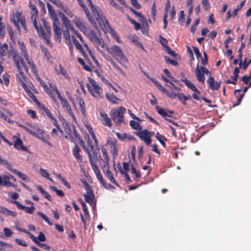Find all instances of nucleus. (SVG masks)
Wrapping results in <instances>:
<instances>
[{"mask_svg":"<svg viewBox=\"0 0 251 251\" xmlns=\"http://www.w3.org/2000/svg\"><path fill=\"white\" fill-rule=\"evenodd\" d=\"M29 127L25 126L20 125V126L24 130L26 131L32 135L35 136L38 139L41 140L45 143H47L50 146H52L51 143L49 141L50 139L49 135L45 132V131L41 129L38 126L36 125H32L31 124H28Z\"/></svg>","mask_w":251,"mask_h":251,"instance_id":"obj_1","label":"nucleus"},{"mask_svg":"<svg viewBox=\"0 0 251 251\" xmlns=\"http://www.w3.org/2000/svg\"><path fill=\"white\" fill-rule=\"evenodd\" d=\"M108 52L115 57L118 62L124 68H127L126 63L128 59L125 55L121 48L117 45H114L108 49Z\"/></svg>","mask_w":251,"mask_h":251,"instance_id":"obj_2","label":"nucleus"},{"mask_svg":"<svg viewBox=\"0 0 251 251\" xmlns=\"http://www.w3.org/2000/svg\"><path fill=\"white\" fill-rule=\"evenodd\" d=\"M88 5L90 7L93 15L98 24L102 30H107L110 28V26L105 18L102 15H100L97 9L94 7L91 0H86Z\"/></svg>","mask_w":251,"mask_h":251,"instance_id":"obj_3","label":"nucleus"},{"mask_svg":"<svg viewBox=\"0 0 251 251\" xmlns=\"http://www.w3.org/2000/svg\"><path fill=\"white\" fill-rule=\"evenodd\" d=\"M126 108L122 106L111 110L110 116L115 124L117 125L125 124L124 114Z\"/></svg>","mask_w":251,"mask_h":251,"instance_id":"obj_4","label":"nucleus"},{"mask_svg":"<svg viewBox=\"0 0 251 251\" xmlns=\"http://www.w3.org/2000/svg\"><path fill=\"white\" fill-rule=\"evenodd\" d=\"M90 84H87L89 92L95 98L101 97L102 94L101 88L98 85L97 82L93 79L89 78Z\"/></svg>","mask_w":251,"mask_h":251,"instance_id":"obj_5","label":"nucleus"},{"mask_svg":"<svg viewBox=\"0 0 251 251\" xmlns=\"http://www.w3.org/2000/svg\"><path fill=\"white\" fill-rule=\"evenodd\" d=\"M11 20L14 23L15 26L17 27L20 32H21V30L19 24V23H21L24 30L25 31H26L25 18L20 12L16 11L15 13L14 14L13 17L11 18Z\"/></svg>","mask_w":251,"mask_h":251,"instance_id":"obj_6","label":"nucleus"},{"mask_svg":"<svg viewBox=\"0 0 251 251\" xmlns=\"http://www.w3.org/2000/svg\"><path fill=\"white\" fill-rule=\"evenodd\" d=\"M135 134L147 145H149L151 143V137L154 135V131H150L147 129H144L136 132Z\"/></svg>","mask_w":251,"mask_h":251,"instance_id":"obj_7","label":"nucleus"},{"mask_svg":"<svg viewBox=\"0 0 251 251\" xmlns=\"http://www.w3.org/2000/svg\"><path fill=\"white\" fill-rule=\"evenodd\" d=\"M18 43L20 46V50L22 52L24 56L25 57L28 65L30 66L32 71L34 73H37L36 67L34 65L32 60L29 58L24 42L21 41H18Z\"/></svg>","mask_w":251,"mask_h":251,"instance_id":"obj_8","label":"nucleus"},{"mask_svg":"<svg viewBox=\"0 0 251 251\" xmlns=\"http://www.w3.org/2000/svg\"><path fill=\"white\" fill-rule=\"evenodd\" d=\"M84 184L86 187V190H87L86 193L84 194V197L86 202L88 203L91 206H93V209L95 208L96 206V203L94 202V196L91 189L88 183L84 181Z\"/></svg>","mask_w":251,"mask_h":251,"instance_id":"obj_9","label":"nucleus"},{"mask_svg":"<svg viewBox=\"0 0 251 251\" xmlns=\"http://www.w3.org/2000/svg\"><path fill=\"white\" fill-rule=\"evenodd\" d=\"M13 60L19 72V74L21 78L24 79L25 75L24 73L22 71L23 68H24L25 70L27 72L28 71V67L25 65V63L24 62L23 59L20 57V56H18L17 58L14 59Z\"/></svg>","mask_w":251,"mask_h":251,"instance_id":"obj_10","label":"nucleus"},{"mask_svg":"<svg viewBox=\"0 0 251 251\" xmlns=\"http://www.w3.org/2000/svg\"><path fill=\"white\" fill-rule=\"evenodd\" d=\"M53 27V31H54V39L56 40H58V41H61V30L59 27L60 22L58 21H55L52 22Z\"/></svg>","mask_w":251,"mask_h":251,"instance_id":"obj_11","label":"nucleus"},{"mask_svg":"<svg viewBox=\"0 0 251 251\" xmlns=\"http://www.w3.org/2000/svg\"><path fill=\"white\" fill-rule=\"evenodd\" d=\"M74 22L76 26L82 31L83 33L84 31H86L88 28L86 26V24L82 20L75 17L74 18Z\"/></svg>","mask_w":251,"mask_h":251,"instance_id":"obj_12","label":"nucleus"},{"mask_svg":"<svg viewBox=\"0 0 251 251\" xmlns=\"http://www.w3.org/2000/svg\"><path fill=\"white\" fill-rule=\"evenodd\" d=\"M31 19L33 21L34 26L35 28L37 30L39 35L40 36H42L44 39H47L48 38H49V35H47L46 33H45L42 27L38 26L37 21L35 19V17L33 16L31 17Z\"/></svg>","mask_w":251,"mask_h":251,"instance_id":"obj_13","label":"nucleus"},{"mask_svg":"<svg viewBox=\"0 0 251 251\" xmlns=\"http://www.w3.org/2000/svg\"><path fill=\"white\" fill-rule=\"evenodd\" d=\"M12 202L15 203L19 209L25 210V211L27 213L32 214L35 210V208L34 205H31L30 207H27L23 205L19 201H12Z\"/></svg>","mask_w":251,"mask_h":251,"instance_id":"obj_14","label":"nucleus"},{"mask_svg":"<svg viewBox=\"0 0 251 251\" xmlns=\"http://www.w3.org/2000/svg\"><path fill=\"white\" fill-rule=\"evenodd\" d=\"M3 185L5 187H11L13 185L10 182V176L8 175L0 176V186Z\"/></svg>","mask_w":251,"mask_h":251,"instance_id":"obj_15","label":"nucleus"},{"mask_svg":"<svg viewBox=\"0 0 251 251\" xmlns=\"http://www.w3.org/2000/svg\"><path fill=\"white\" fill-rule=\"evenodd\" d=\"M207 83L209 85V88L212 90H218L221 86V82L215 81L214 78L212 76H209Z\"/></svg>","mask_w":251,"mask_h":251,"instance_id":"obj_16","label":"nucleus"},{"mask_svg":"<svg viewBox=\"0 0 251 251\" xmlns=\"http://www.w3.org/2000/svg\"><path fill=\"white\" fill-rule=\"evenodd\" d=\"M116 135L119 139L122 141H129L135 140V138L133 136L126 133L116 132Z\"/></svg>","mask_w":251,"mask_h":251,"instance_id":"obj_17","label":"nucleus"},{"mask_svg":"<svg viewBox=\"0 0 251 251\" xmlns=\"http://www.w3.org/2000/svg\"><path fill=\"white\" fill-rule=\"evenodd\" d=\"M84 34L88 37L89 40L93 43L100 36H98L93 30L88 28Z\"/></svg>","mask_w":251,"mask_h":251,"instance_id":"obj_18","label":"nucleus"},{"mask_svg":"<svg viewBox=\"0 0 251 251\" xmlns=\"http://www.w3.org/2000/svg\"><path fill=\"white\" fill-rule=\"evenodd\" d=\"M196 76L199 82H201L202 83H204V75L202 70L201 69V66L200 67L199 65H197L196 69Z\"/></svg>","mask_w":251,"mask_h":251,"instance_id":"obj_19","label":"nucleus"},{"mask_svg":"<svg viewBox=\"0 0 251 251\" xmlns=\"http://www.w3.org/2000/svg\"><path fill=\"white\" fill-rule=\"evenodd\" d=\"M77 1H78L79 3L81 5L82 8L84 10V11H85V14L87 15L90 23L92 25H93L95 26H96V24L94 19H93L92 17L90 15V13H89L88 9L86 8V5L85 4H84L83 2H82V0H77Z\"/></svg>","mask_w":251,"mask_h":251,"instance_id":"obj_20","label":"nucleus"},{"mask_svg":"<svg viewBox=\"0 0 251 251\" xmlns=\"http://www.w3.org/2000/svg\"><path fill=\"white\" fill-rule=\"evenodd\" d=\"M85 127H86L87 130L88 131L89 134L91 135L93 139L94 140L96 149L99 150L100 149V147H99L98 141V140L96 138V136L95 135V134L93 131V128L89 125H86Z\"/></svg>","mask_w":251,"mask_h":251,"instance_id":"obj_21","label":"nucleus"},{"mask_svg":"<svg viewBox=\"0 0 251 251\" xmlns=\"http://www.w3.org/2000/svg\"><path fill=\"white\" fill-rule=\"evenodd\" d=\"M157 112L164 117H171L173 112L169 110H166L163 108H160L159 106H155Z\"/></svg>","mask_w":251,"mask_h":251,"instance_id":"obj_22","label":"nucleus"},{"mask_svg":"<svg viewBox=\"0 0 251 251\" xmlns=\"http://www.w3.org/2000/svg\"><path fill=\"white\" fill-rule=\"evenodd\" d=\"M47 7L49 11V15L50 17V18L51 19L52 22L55 21H58V19L57 18V15L56 14L55 11H54L53 7L51 4L48 2L47 4Z\"/></svg>","mask_w":251,"mask_h":251,"instance_id":"obj_23","label":"nucleus"},{"mask_svg":"<svg viewBox=\"0 0 251 251\" xmlns=\"http://www.w3.org/2000/svg\"><path fill=\"white\" fill-rule=\"evenodd\" d=\"M60 101L62 106L64 108H65L66 111L68 113V114L74 118L75 116L73 114L70 105H69L66 99L64 98V99Z\"/></svg>","mask_w":251,"mask_h":251,"instance_id":"obj_24","label":"nucleus"},{"mask_svg":"<svg viewBox=\"0 0 251 251\" xmlns=\"http://www.w3.org/2000/svg\"><path fill=\"white\" fill-rule=\"evenodd\" d=\"M0 213L6 216H10L13 217L16 216V214L15 212L10 210L2 206H0Z\"/></svg>","mask_w":251,"mask_h":251,"instance_id":"obj_25","label":"nucleus"},{"mask_svg":"<svg viewBox=\"0 0 251 251\" xmlns=\"http://www.w3.org/2000/svg\"><path fill=\"white\" fill-rule=\"evenodd\" d=\"M104 168L106 169V173L105 175L107 178L109 180V181L113 184H115L117 186H119V184L115 181L113 175L111 172L110 171L109 169V167L107 165H104Z\"/></svg>","mask_w":251,"mask_h":251,"instance_id":"obj_26","label":"nucleus"},{"mask_svg":"<svg viewBox=\"0 0 251 251\" xmlns=\"http://www.w3.org/2000/svg\"><path fill=\"white\" fill-rule=\"evenodd\" d=\"M106 97L109 101L113 104H119L121 101L120 99L116 97L113 93H106Z\"/></svg>","mask_w":251,"mask_h":251,"instance_id":"obj_27","label":"nucleus"},{"mask_svg":"<svg viewBox=\"0 0 251 251\" xmlns=\"http://www.w3.org/2000/svg\"><path fill=\"white\" fill-rule=\"evenodd\" d=\"M93 44L96 46H100L102 49L108 50V45L106 43L104 42L103 40L100 37H99L94 43Z\"/></svg>","mask_w":251,"mask_h":251,"instance_id":"obj_28","label":"nucleus"},{"mask_svg":"<svg viewBox=\"0 0 251 251\" xmlns=\"http://www.w3.org/2000/svg\"><path fill=\"white\" fill-rule=\"evenodd\" d=\"M81 150L80 148L78 146V145L75 144V148L73 150V154L74 155V156L75 157L76 159H77L78 160L80 161V162L82 161V157L79 154V152Z\"/></svg>","mask_w":251,"mask_h":251,"instance_id":"obj_29","label":"nucleus"},{"mask_svg":"<svg viewBox=\"0 0 251 251\" xmlns=\"http://www.w3.org/2000/svg\"><path fill=\"white\" fill-rule=\"evenodd\" d=\"M106 143L110 145V149L112 153L113 154H117V146L116 141H112L110 139L107 140Z\"/></svg>","mask_w":251,"mask_h":251,"instance_id":"obj_30","label":"nucleus"},{"mask_svg":"<svg viewBox=\"0 0 251 251\" xmlns=\"http://www.w3.org/2000/svg\"><path fill=\"white\" fill-rule=\"evenodd\" d=\"M100 116L102 119V123L104 125L108 126L109 127L111 126L112 122L110 118L108 116V115L104 113H100Z\"/></svg>","mask_w":251,"mask_h":251,"instance_id":"obj_31","label":"nucleus"},{"mask_svg":"<svg viewBox=\"0 0 251 251\" xmlns=\"http://www.w3.org/2000/svg\"><path fill=\"white\" fill-rule=\"evenodd\" d=\"M15 147L18 150H21L22 151H26V147L23 146V142L20 139H17L14 143Z\"/></svg>","mask_w":251,"mask_h":251,"instance_id":"obj_32","label":"nucleus"},{"mask_svg":"<svg viewBox=\"0 0 251 251\" xmlns=\"http://www.w3.org/2000/svg\"><path fill=\"white\" fill-rule=\"evenodd\" d=\"M59 70H58L56 67L54 68L55 71H56L57 74H61L65 78H68L69 76L66 72V71L63 68L62 66L59 65Z\"/></svg>","mask_w":251,"mask_h":251,"instance_id":"obj_33","label":"nucleus"},{"mask_svg":"<svg viewBox=\"0 0 251 251\" xmlns=\"http://www.w3.org/2000/svg\"><path fill=\"white\" fill-rule=\"evenodd\" d=\"M8 49V46L6 43L1 44L0 43V55L1 56H5Z\"/></svg>","mask_w":251,"mask_h":251,"instance_id":"obj_34","label":"nucleus"},{"mask_svg":"<svg viewBox=\"0 0 251 251\" xmlns=\"http://www.w3.org/2000/svg\"><path fill=\"white\" fill-rule=\"evenodd\" d=\"M15 174L17 175L21 179L26 182H29L30 179L28 176L25 174L22 173L21 172L18 171H15Z\"/></svg>","mask_w":251,"mask_h":251,"instance_id":"obj_35","label":"nucleus"},{"mask_svg":"<svg viewBox=\"0 0 251 251\" xmlns=\"http://www.w3.org/2000/svg\"><path fill=\"white\" fill-rule=\"evenodd\" d=\"M151 80L154 83L155 85L159 89L160 91L165 94L167 92L166 89L164 87H163L158 81L153 78H151Z\"/></svg>","mask_w":251,"mask_h":251,"instance_id":"obj_36","label":"nucleus"},{"mask_svg":"<svg viewBox=\"0 0 251 251\" xmlns=\"http://www.w3.org/2000/svg\"><path fill=\"white\" fill-rule=\"evenodd\" d=\"M241 92V90L238 89L235 90L234 91V95L236 96V97L237 98L238 103L236 104V105H239L243 97L244 94H240V92Z\"/></svg>","mask_w":251,"mask_h":251,"instance_id":"obj_37","label":"nucleus"},{"mask_svg":"<svg viewBox=\"0 0 251 251\" xmlns=\"http://www.w3.org/2000/svg\"><path fill=\"white\" fill-rule=\"evenodd\" d=\"M37 189L40 191V192L49 201H51V196L42 187L40 186H38L37 187Z\"/></svg>","mask_w":251,"mask_h":251,"instance_id":"obj_38","label":"nucleus"},{"mask_svg":"<svg viewBox=\"0 0 251 251\" xmlns=\"http://www.w3.org/2000/svg\"><path fill=\"white\" fill-rule=\"evenodd\" d=\"M12 116V114L11 112L5 111V113L1 112L0 115V117L5 121H7L10 122L9 117H11Z\"/></svg>","mask_w":251,"mask_h":251,"instance_id":"obj_39","label":"nucleus"},{"mask_svg":"<svg viewBox=\"0 0 251 251\" xmlns=\"http://www.w3.org/2000/svg\"><path fill=\"white\" fill-rule=\"evenodd\" d=\"M130 126L135 129L141 130L142 127L137 121L132 120L130 122Z\"/></svg>","mask_w":251,"mask_h":251,"instance_id":"obj_40","label":"nucleus"},{"mask_svg":"<svg viewBox=\"0 0 251 251\" xmlns=\"http://www.w3.org/2000/svg\"><path fill=\"white\" fill-rule=\"evenodd\" d=\"M155 138L164 147L165 146V141L166 140V139L164 136L160 134L159 133L157 132L156 134Z\"/></svg>","mask_w":251,"mask_h":251,"instance_id":"obj_41","label":"nucleus"},{"mask_svg":"<svg viewBox=\"0 0 251 251\" xmlns=\"http://www.w3.org/2000/svg\"><path fill=\"white\" fill-rule=\"evenodd\" d=\"M72 38L73 42L75 45V48L80 51H82L83 50V48L81 44L78 42V41L76 39V38L74 36H72Z\"/></svg>","mask_w":251,"mask_h":251,"instance_id":"obj_42","label":"nucleus"},{"mask_svg":"<svg viewBox=\"0 0 251 251\" xmlns=\"http://www.w3.org/2000/svg\"><path fill=\"white\" fill-rule=\"evenodd\" d=\"M37 214L43 219H44L45 221V222L47 223L50 226L53 225L52 222L50 221V219L45 214L40 212H38Z\"/></svg>","mask_w":251,"mask_h":251,"instance_id":"obj_43","label":"nucleus"},{"mask_svg":"<svg viewBox=\"0 0 251 251\" xmlns=\"http://www.w3.org/2000/svg\"><path fill=\"white\" fill-rule=\"evenodd\" d=\"M78 62L83 67L84 69L87 71H91V68L85 64V63L83 59L81 58H77Z\"/></svg>","mask_w":251,"mask_h":251,"instance_id":"obj_44","label":"nucleus"},{"mask_svg":"<svg viewBox=\"0 0 251 251\" xmlns=\"http://www.w3.org/2000/svg\"><path fill=\"white\" fill-rule=\"evenodd\" d=\"M41 48L42 52L44 54V55L46 56V57L47 58V60H49L51 58V56L50 52H49L48 50H47V49H46L45 47H43V46H41Z\"/></svg>","mask_w":251,"mask_h":251,"instance_id":"obj_45","label":"nucleus"},{"mask_svg":"<svg viewBox=\"0 0 251 251\" xmlns=\"http://www.w3.org/2000/svg\"><path fill=\"white\" fill-rule=\"evenodd\" d=\"M65 130L67 132H69V135L72 137L75 136L76 138L79 137V134L77 133L76 129L74 127L73 132H71L70 128H66Z\"/></svg>","mask_w":251,"mask_h":251,"instance_id":"obj_46","label":"nucleus"},{"mask_svg":"<svg viewBox=\"0 0 251 251\" xmlns=\"http://www.w3.org/2000/svg\"><path fill=\"white\" fill-rule=\"evenodd\" d=\"M79 104L80 112L83 115H84L85 113V103L84 101L80 98L79 99Z\"/></svg>","mask_w":251,"mask_h":251,"instance_id":"obj_47","label":"nucleus"},{"mask_svg":"<svg viewBox=\"0 0 251 251\" xmlns=\"http://www.w3.org/2000/svg\"><path fill=\"white\" fill-rule=\"evenodd\" d=\"M63 11L66 13V14L70 18H73L74 15L70 9L68 7L65 6H63L61 8Z\"/></svg>","mask_w":251,"mask_h":251,"instance_id":"obj_48","label":"nucleus"},{"mask_svg":"<svg viewBox=\"0 0 251 251\" xmlns=\"http://www.w3.org/2000/svg\"><path fill=\"white\" fill-rule=\"evenodd\" d=\"M130 10L136 16L139 17L140 18V20L141 22H144L146 21L145 18L140 12H137L133 8H130Z\"/></svg>","mask_w":251,"mask_h":251,"instance_id":"obj_49","label":"nucleus"},{"mask_svg":"<svg viewBox=\"0 0 251 251\" xmlns=\"http://www.w3.org/2000/svg\"><path fill=\"white\" fill-rule=\"evenodd\" d=\"M2 165H4L5 166L6 168L10 171L12 173L15 174V171H17L15 169L12 168V165L11 163H9L6 160H5V163H3Z\"/></svg>","mask_w":251,"mask_h":251,"instance_id":"obj_50","label":"nucleus"},{"mask_svg":"<svg viewBox=\"0 0 251 251\" xmlns=\"http://www.w3.org/2000/svg\"><path fill=\"white\" fill-rule=\"evenodd\" d=\"M80 203H81V206H82V210L83 211V212L84 213V214L86 216H89V212H88V210L86 207V204L85 203V202L84 201H82V200H80Z\"/></svg>","mask_w":251,"mask_h":251,"instance_id":"obj_51","label":"nucleus"},{"mask_svg":"<svg viewBox=\"0 0 251 251\" xmlns=\"http://www.w3.org/2000/svg\"><path fill=\"white\" fill-rule=\"evenodd\" d=\"M2 17H0V38H3L4 36V26L1 23Z\"/></svg>","mask_w":251,"mask_h":251,"instance_id":"obj_52","label":"nucleus"},{"mask_svg":"<svg viewBox=\"0 0 251 251\" xmlns=\"http://www.w3.org/2000/svg\"><path fill=\"white\" fill-rule=\"evenodd\" d=\"M164 59L166 62H167V63H170L174 66H177L178 64L177 62L176 61L172 60L169 58L168 57L165 56Z\"/></svg>","mask_w":251,"mask_h":251,"instance_id":"obj_53","label":"nucleus"},{"mask_svg":"<svg viewBox=\"0 0 251 251\" xmlns=\"http://www.w3.org/2000/svg\"><path fill=\"white\" fill-rule=\"evenodd\" d=\"M63 36L64 38L67 40L69 43H70L71 40H70V33L69 31V28H66L65 30L63 31Z\"/></svg>","mask_w":251,"mask_h":251,"instance_id":"obj_54","label":"nucleus"},{"mask_svg":"<svg viewBox=\"0 0 251 251\" xmlns=\"http://www.w3.org/2000/svg\"><path fill=\"white\" fill-rule=\"evenodd\" d=\"M84 47L86 48L87 51H88L89 52V54L90 55V56L92 57V59L96 62V63H98V61L97 60H96V59L95 58V57H94V54L92 51V50L90 49V48H89L88 46L86 44H84Z\"/></svg>","mask_w":251,"mask_h":251,"instance_id":"obj_55","label":"nucleus"},{"mask_svg":"<svg viewBox=\"0 0 251 251\" xmlns=\"http://www.w3.org/2000/svg\"><path fill=\"white\" fill-rule=\"evenodd\" d=\"M0 246L1 248L3 249V251H6V249L8 248H11V245L2 241H0Z\"/></svg>","mask_w":251,"mask_h":251,"instance_id":"obj_56","label":"nucleus"},{"mask_svg":"<svg viewBox=\"0 0 251 251\" xmlns=\"http://www.w3.org/2000/svg\"><path fill=\"white\" fill-rule=\"evenodd\" d=\"M3 232L4 233V235L6 237H10L12 234L13 232L8 227H5L3 228Z\"/></svg>","mask_w":251,"mask_h":251,"instance_id":"obj_57","label":"nucleus"},{"mask_svg":"<svg viewBox=\"0 0 251 251\" xmlns=\"http://www.w3.org/2000/svg\"><path fill=\"white\" fill-rule=\"evenodd\" d=\"M39 173L42 176L46 178H48V176H49L48 171L45 169H43V168H40L39 169Z\"/></svg>","mask_w":251,"mask_h":251,"instance_id":"obj_58","label":"nucleus"},{"mask_svg":"<svg viewBox=\"0 0 251 251\" xmlns=\"http://www.w3.org/2000/svg\"><path fill=\"white\" fill-rule=\"evenodd\" d=\"M50 188L53 191L55 192L59 196L63 197L64 196V194L62 190H59L56 187L53 186H51Z\"/></svg>","mask_w":251,"mask_h":251,"instance_id":"obj_59","label":"nucleus"},{"mask_svg":"<svg viewBox=\"0 0 251 251\" xmlns=\"http://www.w3.org/2000/svg\"><path fill=\"white\" fill-rule=\"evenodd\" d=\"M62 21L66 28H70L71 27L72 25H71V22L67 18Z\"/></svg>","mask_w":251,"mask_h":251,"instance_id":"obj_60","label":"nucleus"},{"mask_svg":"<svg viewBox=\"0 0 251 251\" xmlns=\"http://www.w3.org/2000/svg\"><path fill=\"white\" fill-rule=\"evenodd\" d=\"M42 108L43 109L45 113L46 114V115L50 118V119L53 117L52 114L48 108L44 106H42Z\"/></svg>","mask_w":251,"mask_h":251,"instance_id":"obj_61","label":"nucleus"},{"mask_svg":"<svg viewBox=\"0 0 251 251\" xmlns=\"http://www.w3.org/2000/svg\"><path fill=\"white\" fill-rule=\"evenodd\" d=\"M101 150L103 153V156L104 159L105 160L106 163H108V161H109V158H108V154L106 152V150L105 148L104 147H102V148H101Z\"/></svg>","mask_w":251,"mask_h":251,"instance_id":"obj_62","label":"nucleus"},{"mask_svg":"<svg viewBox=\"0 0 251 251\" xmlns=\"http://www.w3.org/2000/svg\"><path fill=\"white\" fill-rule=\"evenodd\" d=\"M15 242L17 244L23 247H26L27 246L26 243L24 240L22 239H16Z\"/></svg>","mask_w":251,"mask_h":251,"instance_id":"obj_63","label":"nucleus"},{"mask_svg":"<svg viewBox=\"0 0 251 251\" xmlns=\"http://www.w3.org/2000/svg\"><path fill=\"white\" fill-rule=\"evenodd\" d=\"M201 3L205 10H208L210 8V4L208 0H202Z\"/></svg>","mask_w":251,"mask_h":251,"instance_id":"obj_64","label":"nucleus"}]
</instances>
